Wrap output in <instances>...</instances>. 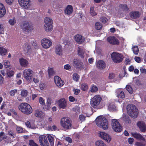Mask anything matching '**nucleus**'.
I'll list each match as a JSON object with an SVG mask.
<instances>
[{"label": "nucleus", "instance_id": "nucleus-1", "mask_svg": "<svg viewBox=\"0 0 146 146\" xmlns=\"http://www.w3.org/2000/svg\"><path fill=\"white\" fill-rule=\"evenodd\" d=\"M127 111L128 114L133 118H136L138 116L139 111L134 105L129 104L127 106Z\"/></svg>", "mask_w": 146, "mask_h": 146}, {"label": "nucleus", "instance_id": "nucleus-2", "mask_svg": "<svg viewBox=\"0 0 146 146\" xmlns=\"http://www.w3.org/2000/svg\"><path fill=\"white\" fill-rule=\"evenodd\" d=\"M102 100L101 97L99 95L95 96L91 100L90 104L92 107L95 109H100L102 108L100 104Z\"/></svg>", "mask_w": 146, "mask_h": 146}, {"label": "nucleus", "instance_id": "nucleus-3", "mask_svg": "<svg viewBox=\"0 0 146 146\" xmlns=\"http://www.w3.org/2000/svg\"><path fill=\"white\" fill-rule=\"evenodd\" d=\"M19 108L23 113L27 115L31 114L33 111L32 107L27 103L21 104L19 106Z\"/></svg>", "mask_w": 146, "mask_h": 146}, {"label": "nucleus", "instance_id": "nucleus-4", "mask_svg": "<svg viewBox=\"0 0 146 146\" xmlns=\"http://www.w3.org/2000/svg\"><path fill=\"white\" fill-rule=\"evenodd\" d=\"M97 125L99 127H102L104 130H107L108 127V122L105 117H98L96 119Z\"/></svg>", "mask_w": 146, "mask_h": 146}, {"label": "nucleus", "instance_id": "nucleus-5", "mask_svg": "<svg viewBox=\"0 0 146 146\" xmlns=\"http://www.w3.org/2000/svg\"><path fill=\"white\" fill-rule=\"evenodd\" d=\"M45 24L44 26V29L46 31L50 32L53 29V23L52 19L48 17H46L44 20Z\"/></svg>", "mask_w": 146, "mask_h": 146}, {"label": "nucleus", "instance_id": "nucleus-6", "mask_svg": "<svg viewBox=\"0 0 146 146\" xmlns=\"http://www.w3.org/2000/svg\"><path fill=\"white\" fill-rule=\"evenodd\" d=\"M111 57L113 62L115 63L121 62L124 58L122 54L115 52H113L111 54Z\"/></svg>", "mask_w": 146, "mask_h": 146}, {"label": "nucleus", "instance_id": "nucleus-7", "mask_svg": "<svg viewBox=\"0 0 146 146\" xmlns=\"http://www.w3.org/2000/svg\"><path fill=\"white\" fill-rule=\"evenodd\" d=\"M21 27L25 32L29 33L33 30L32 24L29 21H24L21 25Z\"/></svg>", "mask_w": 146, "mask_h": 146}, {"label": "nucleus", "instance_id": "nucleus-8", "mask_svg": "<svg viewBox=\"0 0 146 146\" xmlns=\"http://www.w3.org/2000/svg\"><path fill=\"white\" fill-rule=\"evenodd\" d=\"M112 127L114 131L117 132L121 131L122 127L118 121L116 119H113L111 121Z\"/></svg>", "mask_w": 146, "mask_h": 146}, {"label": "nucleus", "instance_id": "nucleus-9", "mask_svg": "<svg viewBox=\"0 0 146 146\" xmlns=\"http://www.w3.org/2000/svg\"><path fill=\"white\" fill-rule=\"evenodd\" d=\"M60 124L63 128L68 129L71 127V124L70 121L67 118L64 117L61 120Z\"/></svg>", "mask_w": 146, "mask_h": 146}, {"label": "nucleus", "instance_id": "nucleus-10", "mask_svg": "<svg viewBox=\"0 0 146 146\" xmlns=\"http://www.w3.org/2000/svg\"><path fill=\"white\" fill-rule=\"evenodd\" d=\"M23 74L26 80L30 81L32 78L33 72L29 69H26L23 71Z\"/></svg>", "mask_w": 146, "mask_h": 146}, {"label": "nucleus", "instance_id": "nucleus-11", "mask_svg": "<svg viewBox=\"0 0 146 146\" xmlns=\"http://www.w3.org/2000/svg\"><path fill=\"white\" fill-rule=\"evenodd\" d=\"M42 46L43 48L47 49L49 48L52 45V42L50 40L43 38L41 41Z\"/></svg>", "mask_w": 146, "mask_h": 146}, {"label": "nucleus", "instance_id": "nucleus-12", "mask_svg": "<svg viewBox=\"0 0 146 146\" xmlns=\"http://www.w3.org/2000/svg\"><path fill=\"white\" fill-rule=\"evenodd\" d=\"M19 3L20 5L25 9H27L30 6V0H19Z\"/></svg>", "mask_w": 146, "mask_h": 146}, {"label": "nucleus", "instance_id": "nucleus-13", "mask_svg": "<svg viewBox=\"0 0 146 146\" xmlns=\"http://www.w3.org/2000/svg\"><path fill=\"white\" fill-rule=\"evenodd\" d=\"M107 40L110 44H111L118 45L119 44L118 39L113 36H109L107 38Z\"/></svg>", "mask_w": 146, "mask_h": 146}, {"label": "nucleus", "instance_id": "nucleus-14", "mask_svg": "<svg viewBox=\"0 0 146 146\" xmlns=\"http://www.w3.org/2000/svg\"><path fill=\"white\" fill-rule=\"evenodd\" d=\"M54 82L58 87H61L64 84V82L62 80L61 78L58 76H56L54 78Z\"/></svg>", "mask_w": 146, "mask_h": 146}, {"label": "nucleus", "instance_id": "nucleus-15", "mask_svg": "<svg viewBox=\"0 0 146 146\" xmlns=\"http://www.w3.org/2000/svg\"><path fill=\"white\" fill-rule=\"evenodd\" d=\"M72 64L76 68H80L82 67L83 63L79 59L74 58L72 61Z\"/></svg>", "mask_w": 146, "mask_h": 146}, {"label": "nucleus", "instance_id": "nucleus-16", "mask_svg": "<svg viewBox=\"0 0 146 146\" xmlns=\"http://www.w3.org/2000/svg\"><path fill=\"white\" fill-rule=\"evenodd\" d=\"M137 125L141 132H144L146 130V125L143 121H139Z\"/></svg>", "mask_w": 146, "mask_h": 146}, {"label": "nucleus", "instance_id": "nucleus-17", "mask_svg": "<svg viewBox=\"0 0 146 146\" xmlns=\"http://www.w3.org/2000/svg\"><path fill=\"white\" fill-rule=\"evenodd\" d=\"M58 104L60 108L66 109L67 107L66 102L64 98L61 99L58 101Z\"/></svg>", "mask_w": 146, "mask_h": 146}, {"label": "nucleus", "instance_id": "nucleus-18", "mask_svg": "<svg viewBox=\"0 0 146 146\" xmlns=\"http://www.w3.org/2000/svg\"><path fill=\"white\" fill-rule=\"evenodd\" d=\"M100 136L107 142H110L111 140V139L110 135L104 132H100Z\"/></svg>", "mask_w": 146, "mask_h": 146}, {"label": "nucleus", "instance_id": "nucleus-19", "mask_svg": "<svg viewBox=\"0 0 146 146\" xmlns=\"http://www.w3.org/2000/svg\"><path fill=\"white\" fill-rule=\"evenodd\" d=\"M74 39L78 44L83 43L85 40L84 37L81 35H77L74 36Z\"/></svg>", "mask_w": 146, "mask_h": 146}, {"label": "nucleus", "instance_id": "nucleus-20", "mask_svg": "<svg viewBox=\"0 0 146 146\" xmlns=\"http://www.w3.org/2000/svg\"><path fill=\"white\" fill-rule=\"evenodd\" d=\"M73 11L72 6L71 5H69L66 7L64 11V12L66 15H70L72 13Z\"/></svg>", "mask_w": 146, "mask_h": 146}, {"label": "nucleus", "instance_id": "nucleus-21", "mask_svg": "<svg viewBox=\"0 0 146 146\" xmlns=\"http://www.w3.org/2000/svg\"><path fill=\"white\" fill-rule=\"evenodd\" d=\"M97 66L99 69H103L105 67L106 63L102 60H99L97 63Z\"/></svg>", "mask_w": 146, "mask_h": 146}, {"label": "nucleus", "instance_id": "nucleus-22", "mask_svg": "<svg viewBox=\"0 0 146 146\" xmlns=\"http://www.w3.org/2000/svg\"><path fill=\"white\" fill-rule=\"evenodd\" d=\"M132 135L137 140L145 141V138L143 137L142 135L140 133H132Z\"/></svg>", "mask_w": 146, "mask_h": 146}, {"label": "nucleus", "instance_id": "nucleus-23", "mask_svg": "<svg viewBox=\"0 0 146 146\" xmlns=\"http://www.w3.org/2000/svg\"><path fill=\"white\" fill-rule=\"evenodd\" d=\"M35 115L36 117L42 118L44 117V114L42 111L37 109L35 110Z\"/></svg>", "mask_w": 146, "mask_h": 146}, {"label": "nucleus", "instance_id": "nucleus-24", "mask_svg": "<svg viewBox=\"0 0 146 146\" xmlns=\"http://www.w3.org/2000/svg\"><path fill=\"white\" fill-rule=\"evenodd\" d=\"M25 124L28 127L33 129H36V127L33 121H27L25 123Z\"/></svg>", "mask_w": 146, "mask_h": 146}, {"label": "nucleus", "instance_id": "nucleus-25", "mask_svg": "<svg viewBox=\"0 0 146 146\" xmlns=\"http://www.w3.org/2000/svg\"><path fill=\"white\" fill-rule=\"evenodd\" d=\"M19 60L21 65L22 66L26 67L29 65V62L26 59L22 58H20Z\"/></svg>", "mask_w": 146, "mask_h": 146}, {"label": "nucleus", "instance_id": "nucleus-26", "mask_svg": "<svg viewBox=\"0 0 146 146\" xmlns=\"http://www.w3.org/2000/svg\"><path fill=\"white\" fill-rule=\"evenodd\" d=\"M130 17L133 19H136L138 18L140 16L139 13V11H133L129 13Z\"/></svg>", "mask_w": 146, "mask_h": 146}, {"label": "nucleus", "instance_id": "nucleus-27", "mask_svg": "<svg viewBox=\"0 0 146 146\" xmlns=\"http://www.w3.org/2000/svg\"><path fill=\"white\" fill-rule=\"evenodd\" d=\"M23 50L24 51L27 53H30L31 51V49L30 45L27 43L25 44Z\"/></svg>", "mask_w": 146, "mask_h": 146}, {"label": "nucleus", "instance_id": "nucleus-28", "mask_svg": "<svg viewBox=\"0 0 146 146\" xmlns=\"http://www.w3.org/2000/svg\"><path fill=\"white\" fill-rule=\"evenodd\" d=\"M6 71L8 77L10 78L14 76V72L13 70L11 69L10 67L6 69Z\"/></svg>", "mask_w": 146, "mask_h": 146}, {"label": "nucleus", "instance_id": "nucleus-29", "mask_svg": "<svg viewBox=\"0 0 146 146\" xmlns=\"http://www.w3.org/2000/svg\"><path fill=\"white\" fill-rule=\"evenodd\" d=\"M53 103L52 100L50 98H48L47 99L46 105V108L47 110H49L51 108V105Z\"/></svg>", "mask_w": 146, "mask_h": 146}, {"label": "nucleus", "instance_id": "nucleus-30", "mask_svg": "<svg viewBox=\"0 0 146 146\" xmlns=\"http://www.w3.org/2000/svg\"><path fill=\"white\" fill-rule=\"evenodd\" d=\"M48 73L49 77L51 78L55 74V72L52 68L48 67Z\"/></svg>", "mask_w": 146, "mask_h": 146}, {"label": "nucleus", "instance_id": "nucleus-31", "mask_svg": "<svg viewBox=\"0 0 146 146\" xmlns=\"http://www.w3.org/2000/svg\"><path fill=\"white\" fill-rule=\"evenodd\" d=\"M78 54L81 58H84V52L83 50L81 48L78 47Z\"/></svg>", "mask_w": 146, "mask_h": 146}, {"label": "nucleus", "instance_id": "nucleus-32", "mask_svg": "<svg viewBox=\"0 0 146 146\" xmlns=\"http://www.w3.org/2000/svg\"><path fill=\"white\" fill-rule=\"evenodd\" d=\"M7 51L6 49L0 46V55L4 56L7 53Z\"/></svg>", "mask_w": 146, "mask_h": 146}, {"label": "nucleus", "instance_id": "nucleus-33", "mask_svg": "<svg viewBox=\"0 0 146 146\" xmlns=\"http://www.w3.org/2000/svg\"><path fill=\"white\" fill-rule=\"evenodd\" d=\"M61 46L60 45H57L56 46L55 52L56 53L59 55H60L62 53Z\"/></svg>", "mask_w": 146, "mask_h": 146}, {"label": "nucleus", "instance_id": "nucleus-34", "mask_svg": "<svg viewBox=\"0 0 146 146\" xmlns=\"http://www.w3.org/2000/svg\"><path fill=\"white\" fill-rule=\"evenodd\" d=\"M47 138L50 143V145L51 146H54V138L50 134L48 135Z\"/></svg>", "mask_w": 146, "mask_h": 146}, {"label": "nucleus", "instance_id": "nucleus-35", "mask_svg": "<svg viewBox=\"0 0 146 146\" xmlns=\"http://www.w3.org/2000/svg\"><path fill=\"white\" fill-rule=\"evenodd\" d=\"M40 143H43L44 141H46L47 140L46 137L44 135H40L39 136L38 138Z\"/></svg>", "mask_w": 146, "mask_h": 146}, {"label": "nucleus", "instance_id": "nucleus-36", "mask_svg": "<svg viewBox=\"0 0 146 146\" xmlns=\"http://www.w3.org/2000/svg\"><path fill=\"white\" fill-rule=\"evenodd\" d=\"M80 88L82 90L84 91H87L88 89L87 84L85 83L81 84Z\"/></svg>", "mask_w": 146, "mask_h": 146}, {"label": "nucleus", "instance_id": "nucleus-37", "mask_svg": "<svg viewBox=\"0 0 146 146\" xmlns=\"http://www.w3.org/2000/svg\"><path fill=\"white\" fill-rule=\"evenodd\" d=\"M119 7L123 11H128L129 8L126 4H120Z\"/></svg>", "mask_w": 146, "mask_h": 146}, {"label": "nucleus", "instance_id": "nucleus-38", "mask_svg": "<svg viewBox=\"0 0 146 146\" xmlns=\"http://www.w3.org/2000/svg\"><path fill=\"white\" fill-rule=\"evenodd\" d=\"M90 91L91 92H95L98 90L97 87L95 85L93 84L90 88Z\"/></svg>", "mask_w": 146, "mask_h": 146}, {"label": "nucleus", "instance_id": "nucleus-39", "mask_svg": "<svg viewBox=\"0 0 146 146\" xmlns=\"http://www.w3.org/2000/svg\"><path fill=\"white\" fill-rule=\"evenodd\" d=\"M102 27V24L100 22H97L95 24V28L98 30L101 29Z\"/></svg>", "mask_w": 146, "mask_h": 146}, {"label": "nucleus", "instance_id": "nucleus-40", "mask_svg": "<svg viewBox=\"0 0 146 146\" xmlns=\"http://www.w3.org/2000/svg\"><path fill=\"white\" fill-rule=\"evenodd\" d=\"M124 120L126 123H131V121L130 117L127 115H125L123 117Z\"/></svg>", "mask_w": 146, "mask_h": 146}, {"label": "nucleus", "instance_id": "nucleus-41", "mask_svg": "<svg viewBox=\"0 0 146 146\" xmlns=\"http://www.w3.org/2000/svg\"><path fill=\"white\" fill-rule=\"evenodd\" d=\"M94 7H90V13L92 16H94L97 15V13L94 11Z\"/></svg>", "mask_w": 146, "mask_h": 146}, {"label": "nucleus", "instance_id": "nucleus-42", "mask_svg": "<svg viewBox=\"0 0 146 146\" xmlns=\"http://www.w3.org/2000/svg\"><path fill=\"white\" fill-rule=\"evenodd\" d=\"M133 53L135 55H137L139 52V49L137 46H135L132 48Z\"/></svg>", "mask_w": 146, "mask_h": 146}, {"label": "nucleus", "instance_id": "nucleus-43", "mask_svg": "<svg viewBox=\"0 0 146 146\" xmlns=\"http://www.w3.org/2000/svg\"><path fill=\"white\" fill-rule=\"evenodd\" d=\"M126 89L130 94H131L133 92V90L130 85H127L126 86Z\"/></svg>", "mask_w": 146, "mask_h": 146}, {"label": "nucleus", "instance_id": "nucleus-44", "mask_svg": "<svg viewBox=\"0 0 146 146\" xmlns=\"http://www.w3.org/2000/svg\"><path fill=\"white\" fill-rule=\"evenodd\" d=\"M28 94L27 90H22L21 92V95L23 97H25L27 96Z\"/></svg>", "mask_w": 146, "mask_h": 146}, {"label": "nucleus", "instance_id": "nucleus-45", "mask_svg": "<svg viewBox=\"0 0 146 146\" xmlns=\"http://www.w3.org/2000/svg\"><path fill=\"white\" fill-rule=\"evenodd\" d=\"M29 146H39L32 139L29 140Z\"/></svg>", "mask_w": 146, "mask_h": 146}, {"label": "nucleus", "instance_id": "nucleus-46", "mask_svg": "<svg viewBox=\"0 0 146 146\" xmlns=\"http://www.w3.org/2000/svg\"><path fill=\"white\" fill-rule=\"evenodd\" d=\"M96 146H106V145L102 141H96Z\"/></svg>", "mask_w": 146, "mask_h": 146}, {"label": "nucleus", "instance_id": "nucleus-47", "mask_svg": "<svg viewBox=\"0 0 146 146\" xmlns=\"http://www.w3.org/2000/svg\"><path fill=\"white\" fill-rule=\"evenodd\" d=\"M79 76L77 73H74L73 76V78L76 81H78L79 79Z\"/></svg>", "mask_w": 146, "mask_h": 146}, {"label": "nucleus", "instance_id": "nucleus-48", "mask_svg": "<svg viewBox=\"0 0 146 146\" xmlns=\"http://www.w3.org/2000/svg\"><path fill=\"white\" fill-rule=\"evenodd\" d=\"M117 96L121 98H123L125 97V95L124 92L121 91L118 94H117Z\"/></svg>", "mask_w": 146, "mask_h": 146}, {"label": "nucleus", "instance_id": "nucleus-49", "mask_svg": "<svg viewBox=\"0 0 146 146\" xmlns=\"http://www.w3.org/2000/svg\"><path fill=\"white\" fill-rule=\"evenodd\" d=\"M100 21L104 23H106L108 21L107 19L104 17H100Z\"/></svg>", "mask_w": 146, "mask_h": 146}, {"label": "nucleus", "instance_id": "nucleus-50", "mask_svg": "<svg viewBox=\"0 0 146 146\" xmlns=\"http://www.w3.org/2000/svg\"><path fill=\"white\" fill-rule=\"evenodd\" d=\"M5 31V28L3 25L0 23V34H3Z\"/></svg>", "mask_w": 146, "mask_h": 146}, {"label": "nucleus", "instance_id": "nucleus-51", "mask_svg": "<svg viewBox=\"0 0 146 146\" xmlns=\"http://www.w3.org/2000/svg\"><path fill=\"white\" fill-rule=\"evenodd\" d=\"M17 92V89H14L11 90L9 92V94L11 96H14L15 94Z\"/></svg>", "mask_w": 146, "mask_h": 146}, {"label": "nucleus", "instance_id": "nucleus-52", "mask_svg": "<svg viewBox=\"0 0 146 146\" xmlns=\"http://www.w3.org/2000/svg\"><path fill=\"white\" fill-rule=\"evenodd\" d=\"M4 65L6 69L9 68L10 67V62L8 61L5 62Z\"/></svg>", "mask_w": 146, "mask_h": 146}, {"label": "nucleus", "instance_id": "nucleus-53", "mask_svg": "<svg viewBox=\"0 0 146 146\" xmlns=\"http://www.w3.org/2000/svg\"><path fill=\"white\" fill-rule=\"evenodd\" d=\"M39 102L40 104L42 105V106L44 105L45 104L44 100L42 97H40L39 98Z\"/></svg>", "mask_w": 146, "mask_h": 146}, {"label": "nucleus", "instance_id": "nucleus-54", "mask_svg": "<svg viewBox=\"0 0 146 146\" xmlns=\"http://www.w3.org/2000/svg\"><path fill=\"white\" fill-rule=\"evenodd\" d=\"M5 9H3V10H0V18L3 16L6 13Z\"/></svg>", "mask_w": 146, "mask_h": 146}, {"label": "nucleus", "instance_id": "nucleus-55", "mask_svg": "<svg viewBox=\"0 0 146 146\" xmlns=\"http://www.w3.org/2000/svg\"><path fill=\"white\" fill-rule=\"evenodd\" d=\"M40 144L41 146H49V145L47 140V141H44V142H43V143H41Z\"/></svg>", "mask_w": 146, "mask_h": 146}, {"label": "nucleus", "instance_id": "nucleus-56", "mask_svg": "<svg viewBox=\"0 0 146 146\" xmlns=\"http://www.w3.org/2000/svg\"><path fill=\"white\" fill-rule=\"evenodd\" d=\"M16 130L17 132L19 133H23V129L20 127H17Z\"/></svg>", "mask_w": 146, "mask_h": 146}, {"label": "nucleus", "instance_id": "nucleus-57", "mask_svg": "<svg viewBox=\"0 0 146 146\" xmlns=\"http://www.w3.org/2000/svg\"><path fill=\"white\" fill-rule=\"evenodd\" d=\"M135 61L137 63H140L141 62V60L139 57L135 56L134 58Z\"/></svg>", "mask_w": 146, "mask_h": 146}, {"label": "nucleus", "instance_id": "nucleus-58", "mask_svg": "<svg viewBox=\"0 0 146 146\" xmlns=\"http://www.w3.org/2000/svg\"><path fill=\"white\" fill-rule=\"evenodd\" d=\"M32 44L35 48H38V46L36 41L33 40L32 42Z\"/></svg>", "mask_w": 146, "mask_h": 146}, {"label": "nucleus", "instance_id": "nucleus-59", "mask_svg": "<svg viewBox=\"0 0 146 146\" xmlns=\"http://www.w3.org/2000/svg\"><path fill=\"white\" fill-rule=\"evenodd\" d=\"M79 118L80 120L83 121L85 120L86 117L84 115H79Z\"/></svg>", "mask_w": 146, "mask_h": 146}, {"label": "nucleus", "instance_id": "nucleus-60", "mask_svg": "<svg viewBox=\"0 0 146 146\" xmlns=\"http://www.w3.org/2000/svg\"><path fill=\"white\" fill-rule=\"evenodd\" d=\"M73 91L74 92V94L75 95H78L80 92V90L78 89H74L73 90Z\"/></svg>", "mask_w": 146, "mask_h": 146}, {"label": "nucleus", "instance_id": "nucleus-61", "mask_svg": "<svg viewBox=\"0 0 146 146\" xmlns=\"http://www.w3.org/2000/svg\"><path fill=\"white\" fill-rule=\"evenodd\" d=\"M15 22V20L14 19H10L9 21V23L11 25H13Z\"/></svg>", "mask_w": 146, "mask_h": 146}, {"label": "nucleus", "instance_id": "nucleus-62", "mask_svg": "<svg viewBox=\"0 0 146 146\" xmlns=\"http://www.w3.org/2000/svg\"><path fill=\"white\" fill-rule=\"evenodd\" d=\"M137 146H145V144L141 142H137L135 143Z\"/></svg>", "mask_w": 146, "mask_h": 146}, {"label": "nucleus", "instance_id": "nucleus-63", "mask_svg": "<svg viewBox=\"0 0 146 146\" xmlns=\"http://www.w3.org/2000/svg\"><path fill=\"white\" fill-rule=\"evenodd\" d=\"M69 100L70 102H73L75 101V98L73 96H70L69 97Z\"/></svg>", "mask_w": 146, "mask_h": 146}, {"label": "nucleus", "instance_id": "nucleus-64", "mask_svg": "<svg viewBox=\"0 0 146 146\" xmlns=\"http://www.w3.org/2000/svg\"><path fill=\"white\" fill-rule=\"evenodd\" d=\"M64 68L66 70H69L71 68V66L69 64H67L64 65Z\"/></svg>", "mask_w": 146, "mask_h": 146}]
</instances>
